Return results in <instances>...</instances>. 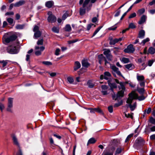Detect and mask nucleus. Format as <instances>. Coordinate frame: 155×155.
Returning a JSON list of instances; mask_svg holds the SVG:
<instances>
[{
  "label": "nucleus",
  "mask_w": 155,
  "mask_h": 155,
  "mask_svg": "<svg viewBox=\"0 0 155 155\" xmlns=\"http://www.w3.org/2000/svg\"><path fill=\"white\" fill-rule=\"evenodd\" d=\"M127 84H129L127 81L120 82V86H118L119 91L117 92L116 94L114 93L112 94V97L113 100H116L124 96V92L126 89L125 86Z\"/></svg>",
  "instance_id": "f257e3e1"
},
{
  "label": "nucleus",
  "mask_w": 155,
  "mask_h": 155,
  "mask_svg": "<svg viewBox=\"0 0 155 155\" xmlns=\"http://www.w3.org/2000/svg\"><path fill=\"white\" fill-rule=\"evenodd\" d=\"M90 0H80L79 4L80 5H82V6L80 8L79 13L81 15L84 14L86 11H89L91 10L92 4L89 3Z\"/></svg>",
  "instance_id": "f03ea898"
},
{
  "label": "nucleus",
  "mask_w": 155,
  "mask_h": 155,
  "mask_svg": "<svg viewBox=\"0 0 155 155\" xmlns=\"http://www.w3.org/2000/svg\"><path fill=\"white\" fill-rule=\"evenodd\" d=\"M137 97V95L134 92H132L129 94V97L126 101L127 103L126 105V107L127 108L129 107L132 111L134 110L136 108L137 103L136 102L134 103L132 105L131 104V103H132L133 100L136 99Z\"/></svg>",
  "instance_id": "7ed1b4c3"
},
{
  "label": "nucleus",
  "mask_w": 155,
  "mask_h": 155,
  "mask_svg": "<svg viewBox=\"0 0 155 155\" xmlns=\"http://www.w3.org/2000/svg\"><path fill=\"white\" fill-rule=\"evenodd\" d=\"M145 141L143 138L141 137H138L135 140L134 145L135 148L137 149L140 148L144 144Z\"/></svg>",
  "instance_id": "20e7f679"
},
{
  "label": "nucleus",
  "mask_w": 155,
  "mask_h": 155,
  "mask_svg": "<svg viewBox=\"0 0 155 155\" xmlns=\"http://www.w3.org/2000/svg\"><path fill=\"white\" fill-rule=\"evenodd\" d=\"M12 139L13 144L19 148L18 151L16 155H22V150L20 148V144L17 138L15 135H14L12 136Z\"/></svg>",
  "instance_id": "39448f33"
},
{
  "label": "nucleus",
  "mask_w": 155,
  "mask_h": 155,
  "mask_svg": "<svg viewBox=\"0 0 155 155\" xmlns=\"http://www.w3.org/2000/svg\"><path fill=\"white\" fill-rule=\"evenodd\" d=\"M7 50L8 53L13 54H17L19 52V51L17 49L16 46L15 45L9 46L7 48Z\"/></svg>",
  "instance_id": "423d86ee"
},
{
  "label": "nucleus",
  "mask_w": 155,
  "mask_h": 155,
  "mask_svg": "<svg viewBox=\"0 0 155 155\" xmlns=\"http://www.w3.org/2000/svg\"><path fill=\"white\" fill-rule=\"evenodd\" d=\"M13 98L11 97H9L8 99V103L6 110L10 112H12V108L13 106Z\"/></svg>",
  "instance_id": "0eeeda50"
},
{
  "label": "nucleus",
  "mask_w": 155,
  "mask_h": 155,
  "mask_svg": "<svg viewBox=\"0 0 155 155\" xmlns=\"http://www.w3.org/2000/svg\"><path fill=\"white\" fill-rule=\"evenodd\" d=\"M17 38V36L14 35L10 36L9 37L3 38V41L6 43H8L10 42L15 40Z\"/></svg>",
  "instance_id": "6e6552de"
},
{
  "label": "nucleus",
  "mask_w": 155,
  "mask_h": 155,
  "mask_svg": "<svg viewBox=\"0 0 155 155\" xmlns=\"http://www.w3.org/2000/svg\"><path fill=\"white\" fill-rule=\"evenodd\" d=\"M110 68L113 71V74L115 77H116V75L115 74V73H116L119 76H122L119 70V69L117 68L115 66L112 65L110 66Z\"/></svg>",
  "instance_id": "1a4fd4ad"
},
{
  "label": "nucleus",
  "mask_w": 155,
  "mask_h": 155,
  "mask_svg": "<svg viewBox=\"0 0 155 155\" xmlns=\"http://www.w3.org/2000/svg\"><path fill=\"white\" fill-rule=\"evenodd\" d=\"M135 51V49L134 48L133 45L132 44L129 45L127 48L124 50V51L127 53H132Z\"/></svg>",
  "instance_id": "9d476101"
},
{
  "label": "nucleus",
  "mask_w": 155,
  "mask_h": 155,
  "mask_svg": "<svg viewBox=\"0 0 155 155\" xmlns=\"http://www.w3.org/2000/svg\"><path fill=\"white\" fill-rule=\"evenodd\" d=\"M57 18L54 15L51 14L49 15L48 18V21L49 22L51 23H54L56 21Z\"/></svg>",
  "instance_id": "9b49d317"
},
{
  "label": "nucleus",
  "mask_w": 155,
  "mask_h": 155,
  "mask_svg": "<svg viewBox=\"0 0 155 155\" xmlns=\"http://www.w3.org/2000/svg\"><path fill=\"white\" fill-rule=\"evenodd\" d=\"M122 38H119L112 39L110 40V44L111 45H114L119 41H121Z\"/></svg>",
  "instance_id": "f8f14e48"
},
{
  "label": "nucleus",
  "mask_w": 155,
  "mask_h": 155,
  "mask_svg": "<svg viewBox=\"0 0 155 155\" xmlns=\"http://www.w3.org/2000/svg\"><path fill=\"white\" fill-rule=\"evenodd\" d=\"M147 17L146 15H143L140 18V20L138 21V23L140 25H141L144 23L146 21Z\"/></svg>",
  "instance_id": "ddd939ff"
},
{
  "label": "nucleus",
  "mask_w": 155,
  "mask_h": 155,
  "mask_svg": "<svg viewBox=\"0 0 155 155\" xmlns=\"http://www.w3.org/2000/svg\"><path fill=\"white\" fill-rule=\"evenodd\" d=\"M25 3V1L24 0H20L19 2L15 3L14 5V6L16 7H19Z\"/></svg>",
  "instance_id": "4468645a"
},
{
  "label": "nucleus",
  "mask_w": 155,
  "mask_h": 155,
  "mask_svg": "<svg viewBox=\"0 0 155 155\" xmlns=\"http://www.w3.org/2000/svg\"><path fill=\"white\" fill-rule=\"evenodd\" d=\"M145 36V31L144 30H142L139 31L138 34V38L143 39Z\"/></svg>",
  "instance_id": "2eb2a0df"
},
{
  "label": "nucleus",
  "mask_w": 155,
  "mask_h": 155,
  "mask_svg": "<svg viewBox=\"0 0 155 155\" xmlns=\"http://www.w3.org/2000/svg\"><path fill=\"white\" fill-rule=\"evenodd\" d=\"M81 65L80 63L78 61H76L74 63V71H77L78 69L80 68Z\"/></svg>",
  "instance_id": "dca6fc26"
},
{
  "label": "nucleus",
  "mask_w": 155,
  "mask_h": 155,
  "mask_svg": "<svg viewBox=\"0 0 155 155\" xmlns=\"http://www.w3.org/2000/svg\"><path fill=\"white\" fill-rule=\"evenodd\" d=\"M54 4V2L53 1H50L46 2L45 5L46 7L50 8Z\"/></svg>",
  "instance_id": "f3484780"
},
{
  "label": "nucleus",
  "mask_w": 155,
  "mask_h": 155,
  "mask_svg": "<svg viewBox=\"0 0 155 155\" xmlns=\"http://www.w3.org/2000/svg\"><path fill=\"white\" fill-rule=\"evenodd\" d=\"M82 66L85 68H88L90 66V64L86 60H82L81 62Z\"/></svg>",
  "instance_id": "a211bd4d"
},
{
  "label": "nucleus",
  "mask_w": 155,
  "mask_h": 155,
  "mask_svg": "<svg viewBox=\"0 0 155 155\" xmlns=\"http://www.w3.org/2000/svg\"><path fill=\"white\" fill-rule=\"evenodd\" d=\"M98 58L99 63L100 64H101L102 61H104L106 59V58L103 56L102 54H101L99 55Z\"/></svg>",
  "instance_id": "6ab92c4d"
},
{
  "label": "nucleus",
  "mask_w": 155,
  "mask_h": 155,
  "mask_svg": "<svg viewBox=\"0 0 155 155\" xmlns=\"http://www.w3.org/2000/svg\"><path fill=\"white\" fill-rule=\"evenodd\" d=\"M137 79L138 82L145 80V78L143 75H140L138 74H137Z\"/></svg>",
  "instance_id": "aec40b11"
},
{
  "label": "nucleus",
  "mask_w": 155,
  "mask_h": 155,
  "mask_svg": "<svg viewBox=\"0 0 155 155\" xmlns=\"http://www.w3.org/2000/svg\"><path fill=\"white\" fill-rule=\"evenodd\" d=\"M96 141V140L94 138L92 137L88 141L87 145L89 144H93L95 143Z\"/></svg>",
  "instance_id": "412c9836"
},
{
  "label": "nucleus",
  "mask_w": 155,
  "mask_h": 155,
  "mask_svg": "<svg viewBox=\"0 0 155 155\" xmlns=\"http://www.w3.org/2000/svg\"><path fill=\"white\" fill-rule=\"evenodd\" d=\"M111 77V74L109 72L107 71L105 72L104 73V79L106 80H107L109 78Z\"/></svg>",
  "instance_id": "4be33fe9"
},
{
  "label": "nucleus",
  "mask_w": 155,
  "mask_h": 155,
  "mask_svg": "<svg viewBox=\"0 0 155 155\" xmlns=\"http://www.w3.org/2000/svg\"><path fill=\"white\" fill-rule=\"evenodd\" d=\"M125 68L129 70H132L134 68V65L132 64H130L125 65Z\"/></svg>",
  "instance_id": "5701e85b"
},
{
  "label": "nucleus",
  "mask_w": 155,
  "mask_h": 155,
  "mask_svg": "<svg viewBox=\"0 0 155 155\" xmlns=\"http://www.w3.org/2000/svg\"><path fill=\"white\" fill-rule=\"evenodd\" d=\"M113 152H110L107 150H104L102 155H113Z\"/></svg>",
  "instance_id": "b1692460"
},
{
  "label": "nucleus",
  "mask_w": 155,
  "mask_h": 155,
  "mask_svg": "<svg viewBox=\"0 0 155 155\" xmlns=\"http://www.w3.org/2000/svg\"><path fill=\"white\" fill-rule=\"evenodd\" d=\"M148 53L153 54L155 53V48L153 47H150L148 50Z\"/></svg>",
  "instance_id": "393cba45"
},
{
  "label": "nucleus",
  "mask_w": 155,
  "mask_h": 155,
  "mask_svg": "<svg viewBox=\"0 0 155 155\" xmlns=\"http://www.w3.org/2000/svg\"><path fill=\"white\" fill-rule=\"evenodd\" d=\"M123 150V148L119 147L117 148L115 151V155H117L120 153Z\"/></svg>",
  "instance_id": "a878e982"
},
{
  "label": "nucleus",
  "mask_w": 155,
  "mask_h": 155,
  "mask_svg": "<svg viewBox=\"0 0 155 155\" xmlns=\"http://www.w3.org/2000/svg\"><path fill=\"white\" fill-rule=\"evenodd\" d=\"M87 85L88 86V87L90 88H93L94 85V84L92 82V81H87Z\"/></svg>",
  "instance_id": "bb28decb"
},
{
  "label": "nucleus",
  "mask_w": 155,
  "mask_h": 155,
  "mask_svg": "<svg viewBox=\"0 0 155 155\" xmlns=\"http://www.w3.org/2000/svg\"><path fill=\"white\" fill-rule=\"evenodd\" d=\"M145 12V10L144 8H142L139 10L137 12V14L139 16L143 14Z\"/></svg>",
  "instance_id": "cd10ccee"
},
{
  "label": "nucleus",
  "mask_w": 155,
  "mask_h": 155,
  "mask_svg": "<svg viewBox=\"0 0 155 155\" xmlns=\"http://www.w3.org/2000/svg\"><path fill=\"white\" fill-rule=\"evenodd\" d=\"M25 26V25L24 24H18L16 26L15 28L17 29H22L24 28Z\"/></svg>",
  "instance_id": "c85d7f7f"
},
{
  "label": "nucleus",
  "mask_w": 155,
  "mask_h": 155,
  "mask_svg": "<svg viewBox=\"0 0 155 155\" xmlns=\"http://www.w3.org/2000/svg\"><path fill=\"white\" fill-rule=\"evenodd\" d=\"M65 30L66 31L69 32L71 31V28L70 25H67L65 27Z\"/></svg>",
  "instance_id": "c756f323"
},
{
  "label": "nucleus",
  "mask_w": 155,
  "mask_h": 155,
  "mask_svg": "<svg viewBox=\"0 0 155 155\" xmlns=\"http://www.w3.org/2000/svg\"><path fill=\"white\" fill-rule=\"evenodd\" d=\"M149 38H147L145 39H143L141 43H140V45L142 44L143 45H144L145 44L150 41Z\"/></svg>",
  "instance_id": "7c9ffc66"
},
{
  "label": "nucleus",
  "mask_w": 155,
  "mask_h": 155,
  "mask_svg": "<svg viewBox=\"0 0 155 155\" xmlns=\"http://www.w3.org/2000/svg\"><path fill=\"white\" fill-rule=\"evenodd\" d=\"M35 32L34 34V36L35 38H39L41 36V33L40 31H38Z\"/></svg>",
  "instance_id": "2f4dec72"
},
{
  "label": "nucleus",
  "mask_w": 155,
  "mask_h": 155,
  "mask_svg": "<svg viewBox=\"0 0 155 155\" xmlns=\"http://www.w3.org/2000/svg\"><path fill=\"white\" fill-rule=\"evenodd\" d=\"M68 82L70 84H72L74 82V79L72 77H69L67 78Z\"/></svg>",
  "instance_id": "473e14b6"
},
{
  "label": "nucleus",
  "mask_w": 155,
  "mask_h": 155,
  "mask_svg": "<svg viewBox=\"0 0 155 155\" xmlns=\"http://www.w3.org/2000/svg\"><path fill=\"white\" fill-rule=\"evenodd\" d=\"M121 61L124 63H127L129 62V60L128 58H123L121 60Z\"/></svg>",
  "instance_id": "72a5a7b5"
},
{
  "label": "nucleus",
  "mask_w": 155,
  "mask_h": 155,
  "mask_svg": "<svg viewBox=\"0 0 155 155\" xmlns=\"http://www.w3.org/2000/svg\"><path fill=\"white\" fill-rule=\"evenodd\" d=\"M8 61L7 60L0 61V63L2 64V67H4L7 65Z\"/></svg>",
  "instance_id": "f704fd0d"
},
{
  "label": "nucleus",
  "mask_w": 155,
  "mask_h": 155,
  "mask_svg": "<svg viewBox=\"0 0 155 155\" xmlns=\"http://www.w3.org/2000/svg\"><path fill=\"white\" fill-rule=\"evenodd\" d=\"M137 91L140 94H143L144 92V88H138L137 89Z\"/></svg>",
  "instance_id": "c9c22d12"
},
{
  "label": "nucleus",
  "mask_w": 155,
  "mask_h": 155,
  "mask_svg": "<svg viewBox=\"0 0 155 155\" xmlns=\"http://www.w3.org/2000/svg\"><path fill=\"white\" fill-rule=\"evenodd\" d=\"M52 31L55 33H58L59 32V28L55 27H53L52 29Z\"/></svg>",
  "instance_id": "e433bc0d"
},
{
  "label": "nucleus",
  "mask_w": 155,
  "mask_h": 155,
  "mask_svg": "<svg viewBox=\"0 0 155 155\" xmlns=\"http://www.w3.org/2000/svg\"><path fill=\"white\" fill-rule=\"evenodd\" d=\"M94 110L95 112H97L101 114H103L102 111L99 107L94 108Z\"/></svg>",
  "instance_id": "4c0bfd02"
},
{
  "label": "nucleus",
  "mask_w": 155,
  "mask_h": 155,
  "mask_svg": "<svg viewBox=\"0 0 155 155\" xmlns=\"http://www.w3.org/2000/svg\"><path fill=\"white\" fill-rule=\"evenodd\" d=\"M6 20L10 25H12L13 23V18H7Z\"/></svg>",
  "instance_id": "58836bf2"
},
{
  "label": "nucleus",
  "mask_w": 155,
  "mask_h": 155,
  "mask_svg": "<svg viewBox=\"0 0 155 155\" xmlns=\"http://www.w3.org/2000/svg\"><path fill=\"white\" fill-rule=\"evenodd\" d=\"M110 53H110V50L108 49H105V50L104 51V54L106 56L107 55H108V54H110Z\"/></svg>",
  "instance_id": "ea45409f"
},
{
  "label": "nucleus",
  "mask_w": 155,
  "mask_h": 155,
  "mask_svg": "<svg viewBox=\"0 0 155 155\" xmlns=\"http://www.w3.org/2000/svg\"><path fill=\"white\" fill-rule=\"evenodd\" d=\"M42 63L48 66L52 65V63L51 62L48 61H43L42 62Z\"/></svg>",
  "instance_id": "a19ab883"
},
{
  "label": "nucleus",
  "mask_w": 155,
  "mask_h": 155,
  "mask_svg": "<svg viewBox=\"0 0 155 155\" xmlns=\"http://www.w3.org/2000/svg\"><path fill=\"white\" fill-rule=\"evenodd\" d=\"M102 28V26H100L96 30L94 31V32L93 33L92 37L94 36L99 31V30L101 29Z\"/></svg>",
  "instance_id": "79ce46f5"
},
{
  "label": "nucleus",
  "mask_w": 155,
  "mask_h": 155,
  "mask_svg": "<svg viewBox=\"0 0 155 155\" xmlns=\"http://www.w3.org/2000/svg\"><path fill=\"white\" fill-rule=\"evenodd\" d=\"M102 28V26H100L96 30L94 31V32L93 33L92 37L94 36L99 31V30L101 29Z\"/></svg>",
  "instance_id": "37998d69"
},
{
  "label": "nucleus",
  "mask_w": 155,
  "mask_h": 155,
  "mask_svg": "<svg viewBox=\"0 0 155 155\" xmlns=\"http://www.w3.org/2000/svg\"><path fill=\"white\" fill-rule=\"evenodd\" d=\"M94 26V27H95L96 26V25L92 23H91L87 25V30L88 31H89L90 30L91 27L92 26Z\"/></svg>",
  "instance_id": "c03bdc74"
},
{
  "label": "nucleus",
  "mask_w": 155,
  "mask_h": 155,
  "mask_svg": "<svg viewBox=\"0 0 155 155\" xmlns=\"http://www.w3.org/2000/svg\"><path fill=\"white\" fill-rule=\"evenodd\" d=\"M109 84L110 87L114 88H117V85L116 84L114 83H110Z\"/></svg>",
  "instance_id": "a18cd8bd"
},
{
  "label": "nucleus",
  "mask_w": 155,
  "mask_h": 155,
  "mask_svg": "<svg viewBox=\"0 0 155 155\" xmlns=\"http://www.w3.org/2000/svg\"><path fill=\"white\" fill-rule=\"evenodd\" d=\"M133 134H129V135H128L125 140V142L127 143L129 139L130 138H131L133 136Z\"/></svg>",
  "instance_id": "49530a36"
},
{
  "label": "nucleus",
  "mask_w": 155,
  "mask_h": 155,
  "mask_svg": "<svg viewBox=\"0 0 155 155\" xmlns=\"http://www.w3.org/2000/svg\"><path fill=\"white\" fill-rule=\"evenodd\" d=\"M129 28L134 29L136 28V26L133 23H131L129 24Z\"/></svg>",
  "instance_id": "de8ad7c7"
},
{
  "label": "nucleus",
  "mask_w": 155,
  "mask_h": 155,
  "mask_svg": "<svg viewBox=\"0 0 155 155\" xmlns=\"http://www.w3.org/2000/svg\"><path fill=\"white\" fill-rule=\"evenodd\" d=\"M145 80L143 81H140L139 82V84L141 87H144L145 85Z\"/></svg>",
  "instance_id": "09e8293b"
},
{
  "label": "nucleus",
  "mask_w": 155,
  "mask_h": 155,
  "mask_svg": "<svg viewBox=\"0 0 155 155\" xmlns=\"http://www.w3.org/2000/svg\"><path fill=\"white\" fill-rule=\"evenodd\" d=\"M116 24H115L114 26L108 28V30L112 31L115 30L117 28V26H116Z\"/></svg>",
  "instance_id": "8fccbe9b"
},
{
  "label": "nucleus",
  "mask_w": 155,
  "mask_h": 155,
  "mask_svg": "<svg viewBox=\"0 0 155 155\" xmlns=\"http://www.w3.org/2000/svg\"><path fill=\"white\" fill-rule=\"evenodd\" d=\"M151 108L150 107H149V108H148L147 109V110H145L144 112V114H145L146 113V112H147V114H149L151 112Z\"/></svg>",
  "instance_id": "3c124183"
},
{
  "label": "nucleus",
  "mask_w": 155,
  "mask_h": 155,
  "mask_svg": "<svg viewBox=\"0 0 155 155\" xmlns=\"http://www.w3.org/2000/svg\"><path fill=\"white\" fill-rule=\"evenodd\" d=\"M43 39H41L40 40H38L37 42V44L39 45H42L43 44Z\"/></svg>",
  "instance_id": "603ef678"
},
{
  "label": "nucleus",
  "mask_w": 155,
  "mask_h": 155,
  "mask_svg": "<svg viewBox=\"0 0 155 155\" xmlns=\"http://www.w3.org/2000/svg\"><path fill=\"white\" fill-rule=\"evenodd\" d=\"M136 16V14L134 12L131 14L129 17V18H131L135 17Z\"/></svg>",
  "instance_id": "864d4df0"
},
{
  "label": "nucleus",
  "mask_w": 155,
  "mask_h": 155,
  "mask_svg": "<svg viewBox=\"0 0 155 155\" xmlns=\"http://www.w3.org/2000/svg\"><path fill=\"white\" fill-rule=\"evenodd\" d=\"M106 57L108 60L110 61L112 60V56L111 54V53L108 55H106Z\"/></svg>",
  "instance_id": "5fc2aeb1"
},
{
  "label": "nucleus",
  "mask_w": 155,
  "mask_h": 155,
  "mask_svg": "<svg viewBox=\"0 0 155 155\" xmlns=\"http://www.w3.org/2000/svg\"><path fill=\"white\" fill-rule=\"evenodd\" d=\"M14 15V13L13 12H8L5 13V15Z\"/></svg>",
  "instance_id": "6e6d98bb"
},
{
  "label": "nucleus",
  "mask_w": 155,
  "mask_h": 155,
  "mask_svg": "<svg viewBox=\"0 0 155 155\" xmlns=\"http://www.w3.org/2000/svg\"><path fill=\"white\" fill-rule=\"evenodd\" d=\"M122 104V101H121L120 102L118 103L115 104L114 105V107H119V106L121 105Z\"/></svg>",
  "instance_id": "4d7b16f0"
},
{
  "label": "nucleus",
  "mask_w": 155,
  "mask_h": 155,
  "mask_svg": "<svg viewBox=\"0 0 155 155\" xmlns=\"http://www.w3.org/2000/svg\"><path fill=\"white\" fill-rule=\"evenodd\" d=\"M137 98H138V100H139V101H142L144 100L145 98V97H144V96L142 95L141 96L139 97H138V98L137 97Z\"/></svg>",
  "instance_id": "13d9d810"
},
{
  "label": "nucleus",
  "mask_w": 155,
  "mask_h": 155,
  "mask_svg": "<svg viewBox=\"0 0 155 155\" xmlns=\"http://www.w3.org/2000/svg\"><path fill=\"white\" fill-rule=\"evenodd\" d=\"M153 61L152 60H150L148 61V65L149 66H152L153 63Z\"/></svg>",
  "instance_id": "bf43d9fd"
},
{
  "label": "nucleus",
  "mask_w": 155,
  "mask_h": 155,
  "mask_svg": "<svg viewBox=\"0 0 155 155\" xmlns=\"http://www.w3.org/2000/svg\"><path fill=\"white\" fill-rule=\"evenodd\" d=\"M33 31L34 32L39 31V27L37 25H35Z\"/></svg>",
  "instance_id": "052dcab7"
},
{
  "label": "nucleus",
  "mask_w": 155,
  "mask_h": 155,
  "mask_svg": "<svg viewBox=\"0 0 155 155\" xmlns=\"http://www.w3.org/2000/svg\"><path fill=\"white\" fill-rule=\"evenodd\" d=\"M108 111H109L110 113H111L113 112V107L112 106H110L109 107H108Z\"/></svg>",
  "instance_id": "680f3d73"
},
{
  "label": "nucleus",
  "mask_w": 155,
  "mask_h": 155,
  "mask_svg": "<svg viewBox=\"0 0 155 155\" xmlns=\"http://www.w3.org/2000/svg\"><path fill=\"white\" fill-rule=\"evenodd\" d=\"M5 106L2 103H0V109L2 111L4 109Z\"/></svg>",
  "instance_id": "e2e57ef3"
},
{
  "label": "nucleus",
  "mask_w": 155,
  "mask_h": 155,
  "mask_svg": "<svg viewBox=\"0 0 155 155\" xmlns=\"http://www.w3.org/2000/svg\"><path fill=\"white\" fill-rule=\"evenodd\" d=\"M120 10L119 9L118 10V9L116 13L115 14L114 16L116 17L120 15Z\"/></svg>",
  "instance_id": "0e129e2a"
},
{
  "label": "nucleus",
  "mask_w": 155,
  "mask_h": 155,
  "mask_svg": "<svg viewBox=\"0 0 155 155\" xmlns=\"http://www.w3.org/2000/svg\"><path fill=\"white\" fill-rule=\"evenodd\" d=\"M150 121L151 123L155 124V119L153 118L152 117L150 118Z\"/></svg>",
  "instance_id": "69168bd1"
},
{
  "label": "nucleus",
  "mask_w": 155,
  "mask_h": 155,
  "mask_svg": "<svg viewBox=\"0 0 155 155\" xmlns=\"http://www.w3.org/2000/svg\"><path fill=\"white\" fill-rule=\"evenodd\" d=\"M60 50L59 48H57L55 52V54L56 55H58L59 54V52H60Z\"/></svg>",
  "instance_id": "338daca9"
},
{
  "label": "nucleus",
  "mask_w": 155,
  "mask_h": 155,
  "mask_svg": "<svg viewBox=\"0 0 155 155\" xmlns=\"http://www.w3.org/2000/svg\"><path fill=\"white\" fill-rule=\"evenodd\" d=\"M98 21L97 18L96 17L93 18L92 19V21L93 23H95Z\"/></svg>",
  "instance_id": "774afa93"
}]
</instances>
